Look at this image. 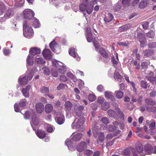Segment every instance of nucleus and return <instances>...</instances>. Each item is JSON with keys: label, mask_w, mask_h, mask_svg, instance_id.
<instances>
[{"label": "nucleus", "mask_w": 156, "mask_h": 156, "mask_svg": "<svg viewBox=\"0 0 156 156\" xmlns=\"http://www.w3.org/2000/svg\"><path fill=\"white\" fill-rule=\"evenodd\" d=\"M62 65H60L57 68V69L59 73L62 74H64L66 71V67L65 64H63L61 62H59Z\"/></svg>", "instance_id": "nucleus-23"}, {"label": "nucleus", "mask_w": 156, "mask_h": 156, "mask_svg": "<svg viewBox=\"0 0 156 156\" xmlns=\"http://www.w3.org/2000/svg\"><path fill=\"white\" fill-rule=\"evenodd\" d=\"M53 106L51 104H48L45 106V111L47 113H50L53 110Z\"/></svg>", "instance_id": "nucleus-30"}, {"label": "nucleus", "mask_w": 156, "mask_h": 156, "mask_svg": "<svg viewBox=\"0 0 156 156\" xmlns=\"http://www.w3.org/2000/svg\"><path fill=\"white\" fill-rule=\"evenodd\" d=\"M35 62L38 64L43 65L45 62L43 58L37 55L35 58Z\"/></svg>", "instance_id": "nucleus-26"}, {"label": "nucleus", "mask_w": 156, "mask_h": 156, "mask_svg": "<svg viewBox=\"0 0 156 156\" xmlns=\"http://www.w3.org/2000/svg\"><path fill=\"white\" fill-rule=\"evenodd\" d=\"M109 107V105L108 102H105L104 103L101 105V107L103 110H106Z\"/></svg>", "instance_id": "nucleus-45"}, {"label": "nucleus", "mask_w": 156, "mask_h": 156, "mask_svg": "<svg viewBox=\"0 0 156 156\" xmlns=\"http://www.w3.org/2000/svg\"><path fill=\"white\" fill-rule=\"evenodd\" d=\"M144 148L145 151L147 154H151L152 153H153V148L151 145L147 144L145 145Z\"/></svg>", "instance_id": "nucleus-22"}, {"label": "nucleus", "mask_w": 156, "mask_h": 156, "mask_svg": "<svg viewBox=\"0 0 156 156\" xmlns=\"http://www.w3.org/2000/svg\"><path fill=\"white\" fill-rule=\"evenodd\" d=\"M119 1L123 6L126 7L129 5L131 0H119Z\"/></svg>", "instance_id": "nucleus-41"}, {"label": "nucleus", "mask_w": 156, "mask_h": 156, "mask_svg": "<svg viewBox=\"0 0 156 156\" xmlns=\"http://www.w3.org/2000/svg\"><path fill=\"white\" fill-rule=\"evenodd\" d=\"M85 119L81 117L79 119H76L71 125L73 129H79L82 127L84 122Z\"/></svg>", "instance_id": "nucleus-8"}, {"label": "nucleus", "mask_w": 156, "mask_h": 156, "mask_svg": "<svg viewBox=\"0 0 156 156\" xmlns=\"http://www.w3.org/2000/svg\"><path fill=\"white\" fill-rule=\"evenodd\" d=\"M105 136L103 133H101L99 134L97 140V142L98 144L100 143H102L104 140Z\"/></svg>", "instance_id": "nucleus-36"}, {"label": "nucleus", "mask_w": 156, "mask_h": 156, "mask_svg": "<svg viewBox=\"0 0 156 156\" xmlns=\"http://www.w3.org/2000/svg\"><path fill=\"white\" fill-rule=\"evenodd\" d=\"M150 65V62L149 61L144 62L141 63V66L143 68H146L149 65Z\"/></svg>", "instance_id": "nucleus-53"}, {"label": "nucleus", "mask_w": 156, "mask_h": 156, "mask_svg": "<svg viewBox=\"0 0 156 156\" xmlns=\"http://www.w3.org/2000/svg\"><path fill=\"white\" fill-rule=\"evenodd\" d=\"M148 0H141L139 5V7L140 9H143L145 8L147 5Z\"/></svg>", "instance_id": "nucleus-33"}, {"label": "nucleus", "mask_w": 156, "mask_h": 156, "mask_svg": "<svg viewBox=\"0 0 156 156\" xmlns=\"http://www.w3.org/2000/svg\"><path fill=\"white\" fill-rule=\"evenodd\" d=\"M28 103L26 101V100L23 99L20 101L19 103V105L20 107H23L25 106Z\"/></svg>", "instance_id": "nucleus-51"}, {"label": "nucleus", "mask_w": 156, "mask_h": 156, "mask_svg": "<svg viewBox=\"0 0 156 156\" xmlns=\"http://www.w3.org/2000/svg\"><path fill=\"white\" fill-rule=\"evenodd\" d=\"M72 104L69 101H66L64 104L65 110L67 112L70 111L73 107Z\"/></svg>", "instance_id": "nucleus-27"}, {"label": "nucleus", "mask_w": 156, "mask_h": 156, "mask_svg": "<svg viewBox=\"0 0 156 156\" xmlns=\"http://www.w3.org/2000/svg\"><path fill=\"white\" fill-rule=\"evenodd\" d=\"M137 37L138 39L140 42L141 47H144L146 41L144 35L142 33H140L138 34Z\"/></svg>", "instance_id": "nucleus-15"}, {"label": "nucleus", "mask_w": 156, "mask_h": 156, "mask_svg": "<svg viewBox=\"0 0 156 156\" xmlns=\"http://www.w3.org/2000/svg\"><path fill=\"white\" fill-rule=\"evenodd\" d=\"M93 42L96 51L104 58H108L109 56L106 51L103 48L100 47V44L97 41L94 40Z\"/></svg>", "instance_id": "nucleus-6"}, {"label": "nucleus", "mask_w": 156, "mask_h": 156, "mask_svg": "<svg viewBox=\"0 0 156 156\" xmlns=\"http://www.w3.org/2000/svg\"><path fill=\"white\" fill-rule=\"evenodd\" d=\"M129 27V24H127L123 25L121 27H119V31L120 32H122L125 30L128 29Z\"/></svg>", "instance_id": "nucleus-39"}, {"label": "nucleus", "mask_w": 156, "mask_h": 156, "mask_svg": "<svg viewBox=\"0 0 156 156\" xmlns=\"http://www.w3.org/2000/svg\"><path fill=\"white\" fill-rule=\"evenodd\" d=\"M32 116V121L31 122V125L33 129V126H37L38 124V119L36 117V113L33 111H27L25 112L24 115L25 119H29L30 117Z\"/></svg>", "instance_id": "nucleus-3"}, {"label": "nucleus", "mask_w": 156, "mask_h": 156, "mask_svg": "<svg viewBox=\"0 0 156 156\" xmlns=\"http://www.w3.org/2000/svg\"><path fill=\"white\" fill-rule=\"evenodd\" d=\"M84 153L85 155L87 156H90L93 154V152L90 150L87 149L84 150Z\"/></svg>", "instance_id": "nucleus-57"}, {"label": "nucleus", "mask_w": 156, "mask_h": 156, "mask_svg": "<svg viewBox=\"0 0 156 156\" xmlns=\"http://www.w3.org/2000/svg\"><path fill=\"white\" fill-rule=\"evenodd\" d=\"M49 46L53 52L58 53L56 51V50L58 49H59L60 51V49L58 46V44L54 41H52L50 43Z\"/></svg>", "instance_id": "nucleus-16"}, {"label": "nucleus", "mask_w": 156, "mask_h": 156, "mask_svg": "<svg viewBox=\"0 0 156 156\" xmlns=\"http://www.w3.org/2000/svg\"><path fill=\"white\" fill-rule=\"evenodd\" d=\"M113 18V16L111 13H108L107 16L104 19L105 23H108L111 21Z\"/></svg>", "instance_id": "nucleus-38"}, {"label": "nucleus", "mask_w": 156, "mask_h": 156, "mask_svg": "<svg viewBox=\"0 0 156 156\" xmlns=\"http://www.w3.org/2000/svg\"><path fill=\"white\" fill-rule=\"evenodd\" d=\"M146 104L149 105H154L156 104L155 101H153L150 99H147L145 100Z\"/></svg>", "instance_id": "nucleus-44"}, {"label": "nucleus", "mask_w": 156, "mask_h": 156, "mask_svg": "<svg viewBox=\"0 0 156 156\" xmlns=\"http://www.w3.org/2000/svg\"><path fill=\"white\" fill-rule=\"evenodd\" d=\"M101 120L102 122L105 124H107L109 123L108 118L106 117L102 118Z\"/></svg>", "instance_id": "nucleus-55"}, {"label": "nucleus", "mask_w": 156, "mask_h": 156, "mask_svg": "<svg viewBox=\"0 0 156 156\" xmlns=\"http://www.w3.org/2000/svg\"><path fill=\"white\" fill-rule=\"evenodd\" d=\"M23 34L27 38H30L33 36L34 32L32 28L28 25L27 21H25L23 24Z\"/></svg>", "instance_id": "nucleus-5"}, {"label": "nucleus", "mask_w": 156, "mask_h": 156, "mask_svg": "<svg viewBox=\"0 0 156 156\" xmlns=\"http://www.w3.org/2000/svg\"><path fill=\"white\" fill-rule=\"evenodd\" d=\"M97 90L100 92H102L104 90V88L101 85H99L97 87Z\"/></svg>", "instance_id": "nucleus-64"}, {"label": "nucleus", "mask_w": 156, "mask_h": 156, "mask_svg": "<svg viewBox=\"0 0 156 156\" xmlns=\"http://www.w3.org/2000/svg\"><path fill=\"white\" fill-rule=\"evenodd\" d=\"M146 78L153 84L156 83V77L147 76H146Z\"/></svg>", "instance_id": "nucleus-40"}, {"label": "nucleus", "mask_w": 156, "mask_h": 156, "mask_svg": "<svg viewBox=\"0 0 156 156\" xmlns=\"http://www.w3.org/2000/svg\"><path fill=\"white\" fill-rule=\"evenodd\" d=\"M42 53L44 57L46 59L50 60L52 58L51 53L49 49H45L43 51Z\"/></svg>", "instance_id": "nucleus-13"}, {"label": "nucleus", "mask_w": 156, "mask_h": 156, "mask_svg": "<svg viewBox=\"0 0 156 156\" xmlns=\"http://www.w3.org/2000/svg\"><path fill=\"white\" fill-rule=\"evenodd\" d=\"M122 154L124 156H139L136 149L133 148L125 149L123 151Z\"/></svg>", "instance_id": "nucleus-10"}, {"label": "nucleus", "mask_w": 156, "mask_h": 156, "mask_svg": "<svg viewBox=\"0 0 156 156\" xmlns=\"http://www.w3.org/2000/svg\"><path fill=\"white\" fill-rule=\"evenodd\" d=\"M153 54V50H145L143 52V54L145 57L150 56Z\"/></svg>", "instance_id": "nucleus-31"}, {"label": "nucleus", "mask_w": 156, "mask_h": 156, "mask_svg": "<svg viewBox=\"0 0 156 156\" xmlns=\"http://www.w3.org/2000/svg\"><path fill=\"white\" fill-rule=\"evenodd\" d=\"M96 96L94 94H90L89 95L88 99L90 101H93L96 99Z\"/></svg>", "instance_id": "nucleus-52"}, {"label": "nucleus", "mask_w": 156, "mask_h": 156, "mask_svg": "<svg viewBox=\"0 0 156 156\" xmlns=\"http://www.w3.org/2000/svg\"><path fill=\"white\" fill-rule=\"evenodd\" d=\"M136 148L137 152V153L139 155V154L142 153L143 151V146L141 143L137 144L136 145Z\"/></svg>", "instance_id": "nucleus-34"}, {"label": "nucleus", "mask_w": 156, "mask_h": 156, "mask_svg": "<svg viewBox=\"0 0 156 156\" xmlns=\"http://www.w3.org/2000/svg\"><path fill=\"white\" fill-rule=\"evenodd\" d=\"M87 144L84 142H81L77 147V150L79 152H82L86 148Z\"/></svg>", "instance_id": "nucleus-24"}, {"label": "nucleus", "mask_w": 156, "mask_h": 156, "mask_svg": "<svg viewBox=\"0 0 156 156\" xmlns=\"http://www.w3.org/2000/svg\"><path fill=\"white\" fill-rule=\"evenodd\" d=\"M148 46L150 48H156V42L149 43L148 44Z\"/></svg>", "instance_id": "nucleus-60"}, {"label": "nucleus", "mask_w": 156, "mask_h": 156, "mask_svg": "<svg viewBox=\"0 0 156 156\" xmlns=\"http://www.w3.org/2000/svg\"><path fill=\"white\" fill-rule=\"evenodd\" d=\"M46 129L47 131L49 133L52 132L54 131L53 126L50 124L47 125Z\"/></svg>", "instance_id": "nucleus-47"}, {"label": "nucleus", "mask_w": 156, "mask_h": 156, "mask_svg": "<svg viewBox=\"0 0 156 156\" xmlns=\"http://www.w3.org/2000/svg\"><path fill=\"white\" fill-rule=\"evenodd\" d=\"M105 99L102 97H99L97 99V102L98 103L100 104H102L104 102Z\"/></svg>", "instance_id": "nucleus-58"}, {"label": "nucleus", "mask_w": 156, "mask_h": 156, "mask_svg": "<svg viewBox=\"0 0 156 156\" xmlns=\"http://www.w3.org/2000/svg\"><path fill=\"white\" fill-rule=\"evenodd\" d=\"M32 20H33V26L34 27L37 28L40 27V23L37 19L34 18V19H32Z\"/></svg>", "instance_id": "nucleus-35"}, {"label": "nucleus", "mask_w": 156, "mask_h": 156, "mask_svg": "<svg viewBox=\"0 0 156 156\" xmlns=\"http://www.w3.org/2000/svg\"><path fill=\"white\" fill-rule=\"evenodd\" d=\"M33 57V56L29 55L27 58V62L28 64L32 66L34 64Z\"/></svg>", "instance_id": "nucleus-32"}, {"label": "nucleus", "mask_w": 156, "mask_h": 156, "mask_svg": "<svg viewBox=\"0 0 156 156\" xmlns=\"http://www.w3.org/2000/svg\"><path fill=\"white\" fill-rule=\"evenodd\" d=\"M30 86L28 85L25 88H23L22 92L23 95L25 98H28L29 96V90L31 88Z\"/></svg>", "instance_id": "nucleus-20"}, {"label": "nucleus", "mask_w": 156, "mask_h": 156, "mask_svg": "<svg viewBox=\"0 0 156 156\" xmlns=\"http://www.w3.org/2000/svg\"><path fill=\"white\" fill-rule=\"evenodd\" d=\"M147 35L148 37L153 38L154 36L155 33L153 31H150L147 33Z\"/></svg>", "instance_id": "nucleus-48"}, {"label": "nucleus", "mask_w": 156, "mask_h": 156, "mask_svg": "<svg viewBox=\"0 0 156 156\" xmlns=\"http://www.w3.org/2000/svg\"><path fill=\"white\" fill-rule=\"evenodd\" d=\"M35 108L37 112L39 113H41L44 109V106L41 103H38L36 105Z\"/></svg>", "instance_id": "nucleus-21"}, {"label": "nucleus", "mask_w": 156, "mask_h": 156, "mask_svg": "<svg viewBox=\"0 0 156 156\" xmlns=\"http://www.w3.org/2000/svg\"><path fill=\"white\" fill-rule=\"evenodd\" d=\"M13 15V12L10 9H8L4 15L5 20L11 17Z\"/></svg>", "instance_id": "nucleus-28"}, {"label": "nucleus", "mask_w": 156, "mask_h": 156, "mask_svg": "<svg viewBox=\"0 0 156 156\" xmlns=\"http://www.w3.org/2000/svg\"><path fill=\"white\" fill-rule=\"evenodd\" d=\"M122 5L119 0L115 6V10L117 11H119L121 8Z\"/></svg>", "instance_id": "nucleus-43"}, {"label": "nucleus", "mask_w": 156, "mask_h": 156, "mask_svg": "<svg viewBox=\"0 0 156 156\" xmlns=\"http://www.w3.org/2000/svg\"><path fill=\"white\" fill-rule=\"evenodd\" d=\"M104 94L106 98L112 101H113L114 100V97L112 92L109 91H106L105 92Z\"/></svg>", "instance_id": "nucleus-29"}, {"label": "nucleus", "mask_w": 156, "mask_h": 156, "mask_svg": "<svg viewBox=\"0 0 156 156\" xmlns=\"http://www.w3.org/2000/svg\"><path fill=\"white\" fill-rule=\"evenodd\" d=\"M155 126L154 121L152 120L150 121V124L149 125V127L151 130H154Z\"/></svg>", "instance_id": "nucleus-49"}, {"label": "nucleus", "mask_w": 156, "mask_h": 156, "mask_svg": "<svg viewBox=\"0 0 156 156\" xmlns=\"http://www.w3.org/2000/svg\"><path fill=\"white\" fill-rule=\"evenodd\" d=\"M37 136L40 139L44 138L46 136V133L44 130H38L36 132Z\"/></svg>", "instance_id": "nucleus-25"}, {"label": "nucleus", "mask_w": 156, "mask_h": 156, "mask_svg": "<svg viewBox=\"0 0 156 156\" xmlns=\"http://www.w3.org/2000/svg\"><path fill=\"white\" fill-rule=\"evenodd\" d=\"M86 36L88 42H90L93 40L92 34L90 28H88L86 29Z\"/></svg>", "instance_id": "nucleus-19"}, {"label": "nucleus", "mask_w": 156, "mask_h": 156, "mask_svg": "<svg viewBox=\"0 0 156 156\" xmlns=\"http://www.w3.org/2000/svg\"><path fill=\"white\" fill-rule=\"evenodd\" d=\"M116 70L114 73V77L115 80L119 81L122 79V77L119 73V72H121V68H117L116 67Z\"/></svg>", "instance_id": "nucleus-17"}, {"label": "nucleus", "mask_w": 156, "mask_h": 156, "mask_svg": "<svg viewBox=\"0 0 156 156\" xmlns=\"http://www.w3.org/2000/svg\"><path fill=\"white\" fill-rule=\"evenodd\" d=\"M134 65L136 66V68L138 70L140 69V66L139 62L138 63L136 60H134L133 61Z\"/></svg>", "instance_id": "nucleus-61"}, {"label": "nucleus", "mask_w": 156, "mask_h": 156, "mask_svg": "<svg viewBox=\"0 0 156 156\" xmlns=\"http://www.w3.org/2000/svg\"><path fill=\"white\" fill-rule=\"evenodd\" d=\"M84 107L82 105H80L78 104H75L74 105V109L76 115L78 117L80 116L82 114V111Z\"/></svg>", "instance_id": "nucleus-11"}, {"label": "nucleus", "mask_w": 156, "mask_h": 156, "mask_svg": "<svg viewBox=\"0 0 156 156\" xmlns=\"http://www.w3.org/2000/svg\"><path fill=\"white\" fill-rule=\"evenodd\" d=\"M69 54L75 58L77 61L80 60V58L78 56L77 53L75 51V49L74 48H71L69 51Z\"/></svg>", "instance_id": "nucleus-14"}, {"label": "nucleus", "mask_w": 156, "mask_h": 156, "mask_svg": "<svg viewBox=\"0 0 156 156\" xmlns=\"http://www.w3.org/2000/svg\"><path fill=\"white\" fill-rule=\"evenodd\" d=\"M41 93L44 94L45 96H46L47 94L49 92V89L48 87H43L41 88Z\"/></svg>", "instance_id": "nucleus-42"}, {"label": "nucleus", "mask_w": 156, "mask_h": 156, "mask_svg": "<svg viewBox=\"0 0 156 156\" xmlns=\"http://www.w3.org/2000/svg\"><path fill=\"white\" fill-rule=\"evenodd\" d=\"M115 94L117 98L118 99H121L123 96V93L120 90H116L115 92Z\"/></svg>", "instance_id": "nucleus-37"}, {"label": "nucleus", "mask_w": 156, "mask_h": 156, "mask_svg": "<svg viewBox=\"0 0 156 156\" xmlns=\"http://www.w3.org/2000/svg\"><path fill=\"white\" fill-rule=\"evenodd\" d=\"M147 110L149 112H156V107L154 106H151L147 107Z\"/></svg>", "instance_id": "nucleus-54"}, {"label": "nucleus", "mask_w": 156, "mask_h": 156, "mask_svg": "<svg viewBox=\"0 0 156 156\" xmlns=\"http://www.w3.org/2000/svg\"><path fill=\"white\" fill-rule=\"evenodd\" d=\"M116 112H115L113 110H109L108 111V114L110 117H114L116 116H117L120 117L121 119H123L124 116L123 112L118 108L116 110Z\"/></svg>", "instance_id": "nucleus-9"}, {"label": "nucleus", "mask_w": 156, "mask_h": 156, "mask_svg": "<svg viewBox=\"0 0 156 156\" xmlns=\"http://www.w3.org/2000/svg\"><path fill=\"white\" fill-rule=\"evenodd\" d=\"M148 23L147 22H144L142 24V26L143 27V28L144 29H147L148 27Z\"/></svg>", "instance_id": "nucleus-62"}, {"label": "nucleus", "mask_w": 156, "mask_h": 156, "mask_svg": "<svg viewBox=\"0 0 156 156\" xmlns=\"http://www.w3.org/2000/svg\"><path fill=\"white\" fill-rule=\"evenodd\" d=\"M54 115L55 121L58 124L61 125L64 123V116L62 113V109H59L57 111H55Z\"/></svg>", "instance_id": "nucleus-7"}, {"label": "nucleus", "mask_w": 156, "mask_h": 156, "mask_svg": "<svg viewBox=\"0 0 156 156\" xmlns=\"http://www.w3.org/2000/svg\"><path fill=\"white\" fill-rule=\"evenodd\" d=\"M52 62L53 66H55L56 69L60 65L59 64V62L55 59H52Z\"/></svg>", "instance_id": "nucleus-46"}, {"label": "nucleus", "mask_w": 156, "mask_h": 156, "mask_svg": "<svg viewBox=\"0 0 156 156\" xmlns=\"http://www.w3.org/2000/svg\"><path fill=\"white\" fill-rule=\"evenodd\" d=\"M67 85L65 84L62 83H60L59 85L57 87V89L58 90H60L63 89L65 88V87H66Z\"/></svg>", "instance_id": "nucleus-56"}, {"label": "nucleus", "mask_w": 156, "mask_h": 156, "mask_svg": "<svg viewBox=\"0 0 156 156\" xmlns=\"http://www.w3.org/2000/svg\"><path fill=\"white\" fill-rule=\"evenodd\" d=\"M82 2L79 6L80 10L83 12L86 11L89 14L92 12L93 5L89 4L88 0H81Z\"/></svg>", "instance_id": "nucleus-2"}, {"label": "nucleus", "mask_w": 156, "mask_h": 156, "mask_svg": "<svg viewBox=\"0 0 156 156\" xmlns=\"http://www.w3.org/2000/svg\"><path fill=\"white\" fill-rule=\"evenodd\" d=\"M27 75L24 76H20L18 80V82L21 86L27 84L28 80H31L34 75L32 72L29 71L26 73Z\"/></svg>", "instance_id": "nucleus-4"}, {"label": "nucleus", "mask_w": 156, "mask_h": 156, "mask_svg": "<svg viewBox=\"0 0 156 156\" xmlns=\"http://www.w3.org/2000/svg\"><path fill=\"white\" fill-rule=\"evenodd\" d=\"M42 70L43 73L46 75H48L49 73V71L48 69L46 67H44L42 69Z\"/></svg>", "instance_id": "nucleus-63"}, {"label": "nucleus", "mask_w": 156, "mask_h": 156, "mask_svg": "<svg viewBox=\"0 0 156 156\" xmlns=\"http://www.w3.org/2000/svg\"><path fill=\"white\" fill-rule=\"evenodd\" d=\"M40 49L34 47L30 48V49L29 54L31 55H38L41 53Z\"/></svg>", "instance_id": "nucleus-18"}, {"label": "nucleus", "mask_w": 156, "mask_h": 156, "mask_svg": "<svg viewBox=\"0 0 156 156\" xmlns=\"http://www.w3.org/2000/svg\"><path fill=\"white\" fill-rule=\"evenodd\" d=\"M83 134L82 132H74L70 136L72 139L71 140L70 139H67L65 141V144L67 146L69 150L72 151L75 150L74 148L72 145V141H77L80 140L82 137Z\"/></svg>", "instance_id": "nucleus-1"}, {"label": "nucleus", "mask_w": 156, "mask_h": 156, "mask_svg": "<svg viewBox=\"0 0 156 156\" xmlns=\"http://www.w3.org/2000/svg\"><path fill=\"white\" fill-rule=\"evenodd\" d=\"M24 17L26 19H30L34 15L33 11L30 9H25L23 12Z\"/></svg>", "instance_id": "nucleus-12"}, {"label": "nucleus", "mask_w": 156, "mask_h": 156, "mask_svg": "<svg viewBox=\"0 0 156 156\" xmlns=\"http://www.w3.org/2000/svg\"><path fill=\"white\" fill-rule=\"evenodd\" d=\"M51 74L53 76L55 77H57L58 74L57 69H56L55 68H54L52 69L51 71Z\"/></svg>", "instance_id": "nucleus-50"}, {"label": "nucleus", "mask_w": 156, "mask_h": 156, "mask_svg": "<svg viewBox=\"0 0 156 156\" xmlns=\"http://www.w3.org/2000/svg\"><path fill=\"white\" fill-rule=\"evenodd\" d=\"M60 80L61 81L64 82H66L68 80L67 78L63 75H61L60 76Z\"/></svg>", "instance_id": "nucleus-59"}]
</instances>
